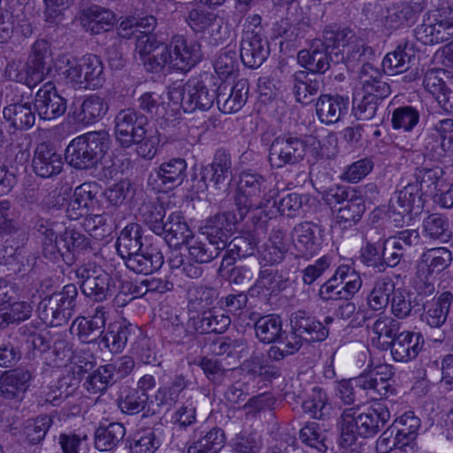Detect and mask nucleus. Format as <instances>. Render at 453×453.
<instances>
[{"label":"nucleus","mask_w":453,"mask_h":453,"mask_svg":"<svg viewBox=\"0 0 453 453\" xmlns=\"http://www.w3.org/2000/svg\"><path fill=\"white\" fill-rule=\"evenodd\" d=\"M39 232L42 235V245L43 256L52 261L62 257L66 264H71L73 260L70 243L66 242L64 245L65 232L59 236L53 229L41 226Z\"/></svg>","instance_id":"obj_27"},{"label":"nucleus","mask_w":453,"mask_h":453,"mask_svg":"<svg viewBox=\"0 0 453 453\" xmlns=\"http://www.w3.org/2000/svg\"><path fill=\"white\" fill-rule=\"evenodd\" d=\"M356 388H360L374 400L388 398L393 395L395 388L389 380L373 377V374H360L356 377Z\"/></svg>","instance_id":"obj_45"},{"label":"nucleus","mask_w":453,"mask_h":453,"mask_svg":"<svg viewBox=\"0 0 453 453\" xmlns=\"http://www.w3.org/2000/svg\"><path fill=\"white\" fill-rule=\"evenodd\" d=\"M419 121V112L412 106H401L393 111L392 127L394 129H403L409 132Z\"/></svg>","instance_id":"obj_57"},{"label":"nucleus","mask_w":453,"mask_h":453,"mask_svg":"<svg viewBox=\"0 0 453 453\" xmlns=\"http://www.w3.org/2000/svg\"><path fill=\"white\" fill-rule=\"evenodd\" d=\"M136 332L137 326L127 320H122L111 324L101 341L111 353H119L134 337Z\"/></svg>","instance_id":"obj_30"},{"label":"nucleus","mask_w":453,"mask_h":453,"mask_svg":"<svg viewBox=\"0 0 453 453\" xmlns=\"http://www.w3.org/2000/svg\"><path fill=\"white\" fill-rule=\"evenodd\" d=\"M36 111L23 96H14L3 109V117L10 127L17 130L30 129L35 123Z\"/></svg>","instance_id":"obj_17"},{"label":"nucleus","mask_w":453,"mask_h":453,"mask_svg":"<svg viewBox=\"0 0 453 453\" xmlns=\"http://www.w3.org/2000/svg\"><path fill=\"white\" fill-rule=\"evenodd\" d=\"M452 301L451 291L442 292L434 302L425 307L421 320L431 328H440L447 320Z\"/></svg>","instance_id":"obj_34"},{"label":"nucleus","mask_w":453,"mask_h":453,"mask_svg":"<svg viewBox=\"0 0 453 453\" xmlns=\"http://www.w3.org/2000/svg\"><path fill=\"white\" fill-rule=\"evenodd\" d=\"M230 324V317L215 308L203 311L201 316L194 319V328L200 334H222Z\"/></svg>","instance_id":"obj_38"},{"label":"nucleus","mask_w":453,"mask_h":453,"mask_svg":"<svg viewBox=\"0 0 453 453\" xmlns=\"http://www.w3.org/2000/svg\"><path fill=\"white\" fill-rule=\"evenodd\" d=\"M250 202V200H234V210L218 213L211 218L205 226V234L209 240L216 241L218 245L226 248L234 226L245 218L252 207Z\"/></svg>","instance_id":"obj_7"},{"label":"nucleus","mask_w":453,"mask_h":453,"mask_svg":"<svg viewBox=\"0 0 453 453\" xmlns=\"http://www.w3.org/2000/svg\"><path fill=\"white\" fill-rule=\"evenodd\" d=\"M416 18V12L406 2L391 3L386 8L385 21L390 27H399L412 22Z\"/></svg>","instance_id":"obj_50"},{"label":"nucleus","mask_w":453,"mask_h":453,"mask_svg":"<svg viewBox=\"0 0 453 453\" xmlns=\"http://www.w3.org/2000/svg\"><path fill=\"white\" fill-rule=\"evenodd\" d=\"M110 144L111 138L105 130L88 132L70 142L65 150V159L77 170H96Z\"/></svg>","instance_id":"obj_2"},{"label":"nucleus","mask_w":453,"mask_h":453,"mask_svg":"<svg viewBox=\"0 0 453 453\" xmlns=\"http://www.w3.org/2000/svg\"><path fill=\"white\" fill-rule=\"evenodd\" d=\"M226 436L219 427L202 432L201 437L188 448V453H219L224 447Z\"/></svg>","instance_id":"obj_44"},{"label":"nucleus","mask_w":453,"mask_h":453,"mask_svg":"<svg viewBox=\"0 0 453 453\" xmlns=\"http://www.w3.org/2000/svg\"><path fill=\"white\" fill-rule=\"evenodd\" d=\"M75 275L81 292L93 301L103 302L116 292L115 280L95 264L79 266Z\"/></svg>","instance_id":"obj_5"},{"label":"nucleus","mask_w":453,"mask_h":453,"mask_svg":"<svg viewBox=\"0 0 453 453\" xmlns=\"http://www.w3.org/2000/svg\"><path fill=\"white\" fill-rule=\"evenodd\" d=\"M395 283L388 277L378 279L367 296V303L373 311L385 309L389 303V296L395 292Z\"/></svg>","instance_id":"obj_46"},{"label":"nucleus","mask_w":453,"mask_h":453,"mask_svg":"<svg viewBox=\"0 0 453 453\" xmlns=\"http://www.w3.org/2000/svg\"><path fill=\"white\" fill-rule=\"evenodd\" d=\"M142 227L136 223L127 225L119 235L116 241V249L119 256L124 259L142 250Z\"/></svg>","instance_id":"obj_37"},{"label":"nucleus","mask_w":453,"mask_h":453,"mask_svg":"<svg viewBox=\"0 0 453 453\" xmlns=\"http://www.w3.org/2000/svg\"><path fill=\"white\" fill-rule=\"evenodd\" d=\"M32 166L38 176L50 178L61 172L62 157L50 143L41 142L35 150Z\"/></svg>","instance_id":"obj_21"},{"label":"nucleus","mask_w":453,"mask_h":453,"mask_svg":"<svg viewBox=\"0 0 453 453\" xmlns=\"http://www.w3.org/2000/svg\"><path fill=\"white\" fill-rule=\"evenodd\" d=\"M290 324L292 330L307 342H322L328 336V329L304 311L294 312Z\"/></svg>","instance_id":"obj_24"},{"label":"nucleus","mask_w":453,"mask_h":453,"mask_svg":"<svg viewBox=\"0 0 453 453\" xmlns=\"http://www.w3.org/2000/svg\"><path fill=\"white\" fill-rule=\"evenodd\" d=\"M307 151L306 142L290 134L276 137L270 145L268 159L274 168L295 165L304 159Z\"/></svg>","instance_id":"obj_8"},{"label":"nucleus","mask_w":453,"mask_h":453,"mask_svg":"<svg viewBox=\"0 0 453 453\" xmlns=\"http://www.w3.org/2000/svg\"><path fill=\"white\" fill-rule=\"evenodd\" d=\"M270 54L268 41L258 31H247L240 45V58L243 65L256 69L262 65Z\"/></svg>","instance_id":"obj_14"},{"label":"nucleus","mask_w":453,"mask_h":453,"mask_svg":"<svg viewBox=\"0 0 453 453\" xmlns=\"http://www.w3.org/2000/svg\"><path fill=\"white\" fill-rule=\"evenodd\" d=\"M148 399L149 396L145 392L128 388L121 393L118 405L122 412L134 415L144 410Z\"/></svg>","instance_id":"obj_53"},{"label":"nucleus","mask_w":453,"mask_h":453,"mask_svg":"<svg viewBox=\"0 0 453 453\" xmlns=\"http://www.w3.org/2000/svg\"><path fill=\"white\" fill-rule=\"evenodd\" d=\"M291 90L296 101L303 105L312 102L323 86V78L305 70L295 72L290 76Z\"/></svg>","instance_id":"obj_23"},{"label":"nucleus","mask_w":453,"mask_h":453,"mask_svg":"<svg viewBox=\"0 0 453 453\" xmlns=\"http://www.w3.org/2000/svg\"><path fill=\"white\" fill-rule=\"evenodd\" d=\"M302 408L305 413L316 419H324L331 413L327 394L319 387H314L307 399L303 402Z\"/></svg>","instance_id":"obj_43"},{"label":"nucleus","mask_w":453,"mask_h":453,"mask_svg":"<svg viewBox=\"0 0 453 453\" xmlns=\"http://www.w3.org/2000/svg\"><path fill=\"white\" fill-rule=\"evenodd\" d=\"M164 256L157 244L146 246L125 260L126 266L135 273L151 274L164 265Z\"/></svg>","instance_id":"obj_25"},{"label":"nucleus","mask_w":453,"mask_h":453,"mask_svg":"<svg viewBox=\"0 0 453 453\" xmlns=\"http://www.w3.org/2000/svg\"><path fill=\"white\" fill-rule=\"evenodd\" d=\"M186 170L187 163L180 157L172 158L162 163L155 171L153 179L157 182L155 188H157L159 192H166L168 189L179 187L187 176Z\"/></svg>","instance_id":"obj_22"},{"label":"nucleus","mask_w":453,"mask_h":453,"mask_svg":"<svg viewBox=\"0 0 453 453\" xmlns=\"http://www.w3.org/2000/svg\"><path fill=\"white\" fill-rule=\"evenodd\" d=\"M157 235L164 236V240L170 247L179 248L188 243L193 233L180 215L172 213L164 225V230Z\"/></svg>","instance_id":"obj_31"},{"label":"nucleus","mask_w":453,"mask_h":453,"mask_svg":"<svg viewBox=\"0 0 453 453\" xmlns=\"http://www.w3.org/2000/svg\"><path fill=\"white\" fill-rule=\"evenodd\" d=\"M106 323V312L104 306L96 308L94 314L89 318H76L70 327L82 343L95 342L104 333Z\"/></svg>","instance_id":"obj_19"},{"label":"nucleus","mask_w":453,"mask_h":453,"mask_svg":"<svg viewBox=\"0 0 453 453\" xmlns=\"http://www.w3.org/2000/svg\"><path fill=\"white\" fill-rule=\"evenodd\" d=\"M148 118L134 108L120 110L114 118V132L117 142L123 148H130L134 142L143 136Z\"/></svg>","instance_id":"obj_9"},{"label":"nucleus","mask_w":453,"mask_h":453,"mask_svg":"<svg viewBox=\"0 0 453 453\" xmlns=\"http://www.w3.org/2000/svg\"><path fill=\"white\" fill-rule=\"evenodd\" d=\"M107 102L96 95L86 97L81 106L73 111V119L83 125L97 122L107 113Z\"/></svg>","instance_id":"obj_33"},{"label":"nucleus","mask_w":453,"mask_h":453,"mask_svg":"<svg viewBox=\"0 0 453 453\" xmlns=\"http://www.w3.org/2000/svg\"><path fill=\"white\" fill-rule=\"evenodd\" d=\"M324 230L319 225L309 221L297 224L292 231V239L296 250L302 257L316 254L323 242Z\"/></svg>","instance_id":"obj_18"},{"label":"nucleus","mask_w":453,"mask_h":453,"mask_svg":"<svg viewBox=\"0 0 453 453\" xmlns=\"http://www.w3.org/2000/svg\"><path fill=\"white\" fill-rule=\"evenodd\" d=\"M168 44L171 61L170 69L187 73L203 58L201 44L188 42L183 35H173Z\"/></svg>","instance_id":"obj_10"},{"label":"nucleus","mask_w":453,"mask_h":453,"mask_svg":"<svg viewBox=\"0 0 453 453\" xmlns=\"http://www.w3.org/2000/svg\"><path fill=\"white\" fill-rule=\"evenodd\" d=\"M159 446L157 431L151 428L137 431L129 440L131 453H154Z\"/></svg>","instance_id":"obj_52"},{"label":"nucleus","mask_w":453,"mask_h":453,"mask_svg":"<svg viewBox=\"0 0 453 453\" xmlns=\"http://www.w3.org/2000/svg\"><path fill=\"white\" fill-rule=\"evenodd\" d=\"M328 204L338 222H357L365 210L361 200H334Z\"/></svg>","instance_id":"obj_47"},{"label":"nucleus","mask_w":453,"mask_h":453,"mask_svg":"<svg viewBox=\"0 0 453 453\" xmlns=\"http://www.w3.org/2000/svg\"><path fill=\"white\" fill-rule=\"evenodd\" d=\"M82 15L83 27L95 35L111 30L116 22L115 13L110 9L99 5L87 8L83 11Z\"/></svg>","instance_id":"obj_29"},{"label":"nucleus","mask_w":453,"mask_h":453,"mask_svg":"<svg viewBox=\"0 0 453 453\" xmlns=\"http://www.w3.org/2000/svg\"><path fill=\"white\" fill-rule=\"evenodd\" d=\"M231 155L224 149L216 150L212 162L203 168V178H210L216 188L225 182L232 171Z\"/></svg>","instance_id":"obj_35"},{"label":"nucleus","mask_w":453,"mask_h":453,"mask_svg":"<svg viewBox=\"0 0 453 453\" xmlns=\"http://www.w3.org/2000/svg\"><path fill=\"white\" fill-rule=\"evenodd\" d=\"M361 414L358 404L345 408L342 411L338 421L341 431V445L342 447L353 445L357 437H361V426L359 425Z\"/></svg>","instance_id":"obj_32"},{"label":"nucleus","mask_w":453,"mask_h":453,"mask_svg":"<svg viewBox=\"0 0 453 453\" xmlns=\"http://www.w3.org/2000/svg\"><path fill=\"white\" fill-rule=\"evenodd\" d=\"M258 240L251 233L239 235L227 242L228 252L235 254L237 257H247L254 254Z\"/></svg>","instance_id":"obj_60"},{"label":"nucleus","mask_w":453,"mask_h":453,"mask_svg":"<svg viewBox=\"0 0 453 453\" xmlns=\"http://www.w3.org/2000/svg\"><path fill=\"white\" fill-rule=\"evenodd\" d=\"M190 381L182 374L175 375L165 386L160 387L155 395L157 406L166 409L173 407L179 400L180 395L188 387Z\"/></svg>","instance_id":"obj_39"},{"label":"nucleus","mask_w":453,"mask_h":453,"mask_svg":"<svg viewBox=\"0 0 453 453\" xmlns=\"http://www.w3.org/2000/svg\"><path fill=\"white\" fill-rule=\"evenodd\" d=\"M248 95V80L241 79L234 85L222 81L217 88L218 108L226 114L236 112L246 104Z\"/></svg>","instance_id":"obj_13"},{"label":"nucleus","mask_w":453,"mask_h":453,"mask_svg":"<svg viewBox=\"0 0 453 453\" xmlns=\"http://www.w3.org/2000/svg\"><path fill=\"white\" fill-rule=\"evenodd\" d=\"M52 424V419L48 415H42L35 419L25 422L23 433L27 441L31 444L40 443L45 437Z\"/></svg>","instance_id":"obj_56"},{"label":"nucleus","mask_w":453,"mask_h":453,"mask_svg":"<svg viewBox=\"0 0 453 453\" xmlns=\"http://www.w3.org/2000/svg\"><path fill=\"white\" fill-rule=\"evenodd\" d=\"M423 230L426 236L441 242H447L452 237L448 219L439 213H432L423 220Z\"/></svg>","instance_id":"obj_49"},{"label":"nucleus","mask_w":453,"mask_h":453,"mask_svg":"<svg viewBox=\"0 0 453 453\" xmlns=\"http://www.w3.org/2000/svg\"><path fill=\"white\" fill-rule=\"evenodd\" d=\"M116 372L113 364L100 365L86 376L83 387L89 394H102L117 382L119 378Z\"/></svg>","instance_id":"obj_36"},{"label":"nucleus","mask_w":453,"mask_h":453,"mask_svg":"<svg viewBox=\"0 0 453 453\" xmlns=\"http://www.w3.org/2000/svg\"><path fill=\"white\" fill-rule=\"evenodd\" d=\"M170 99L180 100V105L184 111L193 112L196 110L207 111L217 101V88H209L203 81L198 78L189 79L180 88H173L169 91Z\"/></svg>","instance_id":"obj_6"},{"label":"nucleus","mask_w":453,"mask_h":453,"mask_svg":"<svg viewBox=\"0 0 453 453\" xmlns=\"http://www.w3.org/2000/svg\"><path fill=\"white\" fill-rule=\"evenodd\" d=\"M142 220L156 234L164 230L165 209L159 200H144L139 207Z\"/></svg>","instance_id":"obj_41"},{"label":"nucleus","mask_w":453,"mask_h":453,"mask_svg":"<svg viewBox=\"0 0 453 453\" xmlns=\"http://www.w3.org/2000/svg\"><path fill=\"white\" fill-rule=\"evenodd\" d=\"M125 434L126 428L121 423L100 426L95 432V446L100 451L111 450L123 440Z\"/></svg>","instance_id":"obj_42"},{"label":"nucleus","mask_w":453,"mask_h":453,"mask_svg":"<svg viewBox=\"0 0 453 453\" xmlns=\"http://www.w3.org/2000/svg\"><path fill=\"white\" fill-rule=\"evenodd\" d=\"M234 453H261L263 443L255 433L242 431L231 442Z\"/></svg>","instance_id":"obj_58"},{"label":"nucleus","mask_w":453,"mask_h":453,"mask_svg":"<svg viewBox=\"0 0 453 453\" xmlns=\"http://www.w3.org/2000/svg\"><path fill=\"white\" fill-rule=\"evenodd\" d=\"M311 50V73L319 76L329 69L331 62L354 64L372 55V48L349 27L326 29L323 39L315 41Z\"/></svg>","instance_id":"obj_1"},{"label":"nucleus","mask_w":453,"mask_h":453,"mask_svg":"<svg viewBox=\"0 0 453 453\" xmlns=\"http://www.w3.org/2000/svg\"><path fill=\"white\" fill-rule=\"evenodd\" d=\"M214 70L220 77L234 75L239 69L236 52L232 50L220 51L213 64Z\"/></svg>","instance_id":"obj_61"},{"label":"nucleus","mask_w":453,"mask_h":453,"mask_svg":"<svg viewBox=\"0 0 453 453\" xmlns=\"http://www.w3.org/2000/svg\"><path fill=\"white\" fill-rule=\"evenodd\" d=\"M288 279L273 267L261 269L256 281V287L270 291V294L279 293L287 287Z\"/></svg>","instance_id":"obj_55"},{"label":"nucleus","mask_w":453,"mask_h":453,"mask_svg":"<svg viewBox=\"0 0 453 453\" xmlns=\"http://www.w3.org/2000/svg\"><path fill=\"white\" fill-rule=\"evenodd\" d=\"M416 57L417 50L414 44L405 42L384 57L382 66L384 71L390 74L402 73L409 71L415 65Z\"/></svg>","instance_id":"obj_26"},{"label":"nucleus","mask_w":453,"mask_h":453,"mask_svg":"<svg viewBox=\"0 0 453 453\" xmlns=\"http://www.w3.org/2000/svg\"><path fill=\"white\" fill-rule=\"evenodd\" d=\"M349 97L323 94L317 99L315 108L319 120L326 125L339 122L349 111Z\"/></svg>","instance_id":"obj_20"},{"label":"nucleus","mask_w":453,"mask_h":453,"mask_svg":"<svg viewBox=\"0 0 453 453\" xmlns=\"http://www.w3.org/2000/svg\"><path fill=\"white\" fill-rule=\"evenodd\" d=\"M171 55L167 43L159 44L150 54L144 56L142 58L143 65L148 72L159 73L170 69Z\"/></svg>","instance_id":"obj_54"},{"label":"nucleus","mask_w":453,"mask_h":453,"mask_svg":"<svg viewBox=\"0 0 453 453\" xmlns=\"http://www.w3.org/2000/svg\"><path fill=\"white\" fill-rule=\"evenodd\" d=\"M390 418L391 414L386 404L382 403H373L366 411L361 414L359 420L361 437H373L382 430Z\"/></svg>","instance_id":"obj_28"},{"label":"nucleus","mask_w":453,"mask_h":453,"mask_svg":"<svg viewBox=\"0 0 453 453\" xmlns=\"http://www.w3.org/2000/svg\"><path fill=\"white\" fill-rule=\"evenodd\" d=\"M33 104L39 118L43 120L56 119L64 115L67 109V100L51 82L43 84L37 90Z\"/></svg>","instance_id":"obj_11"},{"label":"nucleus","mask_w":453,"mask_h":453,"mask_svg":"<svg viewBox=\"0 0 453 453\" xmlns=\"http://www.w3.org/2000/svg\"><path fill=\"white\" fill-rule=\"evenodd\" d=\"M433 135L440 139L441 148L444 151L453 152V119H443L434 124Z\"/></svg>","instance_id":"obj_64"},{"label":"nucleus","mask_w":453,"mask_h":453,"mask_svg":"<svg viewBox=\"0 0 453 453\" xmlns=\"http://www.w3.org/2000/svg\"><path fill=\"white\" fill-rule=\"evenodd\" d=\"M255 331L260 342H277L282 333L281 319L273 314L261 317L255 323Z\"/></svg>","instance_id":"obj_48"},{"label":"nucleus","mask_w":453,"mask_h":453,"mask_svg":"<svg viewBox=\"0 0 453 453\" xmlns=\"http://www.w3.org/2000/svg\"><path fill=\"white\" fill-rule=\"evenodd\" d=\"M363 280L359 273L349 265H339L333 276L319 290L322 301H349L360 290Z\"/></svg>","instance_id":"obj_4"},{"label":"nucleus","mask_w":453,"mask_h":453,"mask_svg":"<svg viewBox=\"0 0 453 453\" xmlns=\"http://www.w3.org/2000/svg\"><path fill=\"white\" fill-rule=\"evenodd\" d=\"M300 440L317 449L319 452L326 453L332 442L327 439L325 430H322L315 422L308 423L299 432Z\"/></svg>","instance_id":"obj_51"},{"label":"nucleus","mask_w":453,"mask_h":453,"mask_svg":"<svg viewBox=\"0 0 453 453\" xmlns=\"http://www.w3.org/2000/svg\"><path fill=\"white\" fill-rule=\"evenodd\" d=\"M264 178L257 173L250 172H243L240 175L237 190L241 196L249 198L251 196H258Z\"/></svg>","instance_id":"obj_62"},{"label":"nucleus","mask_w":453,"mask_h":453,"mask_svg":"<svg viewBox=\"0 0 453 453\" xmlns=\"http://www.w3.org/2000/svg\"><path fill=\"white\" fill-rule=\"evenodd\" d=\"M380 103L372 96L363 95L360 99L355 96L353 98V112L355 117L360 120L373 119Z\"/></svg>","instance_id":"obj_63"},{"label":"nucleus","mask_w":453,"mask_h":453,"mask_svg":"<svg viewBox=\"0 0 453 453\" xmlns=\"http://www.w3.org/2000/svg\"><path fill=\"white\" fill-rule=\"evenodd\" d=\"M399 329L400 323L397 320L391 317H380L372 326L373 334L377 335L376 338L372 339V342L381 346L382 342H380V340L382 338L385 341H391L399 334Z\"/></svg>","instance_id":"obj_59"},{"label":"nucleus","mask_w":453,"mask_h":453,"mask_svg":"<svg viewBox=\"0 0 453 453\" xmlns=\"http://www.w3.org/2000/svg\"><path fill=\"white\" fill-rule=\"evenodd\" d=\"M423 345L424 338L420 333L403 331L391 341H383L381 348H390L395 361L407 363L418 357Z\"/></svg>","instance_id":"obj_12"},{"label":"nucleus","mask_w":453,"mask_h":453,"mask_svg":"<svg viewBox=\"0 0 453 453\" xmlns=\"http://www.w3.org/2000/svg\"><path fill=\"white\" fill-rule=\"evenodd\" d=\"M32 380V372L25 367L3 372L0 375V396L7 400L22 399Z\"/></svg>","instance_id":"obj_16"},{"label":"nucleus","mask_w":453,"mask_h":453,"mask_svg":"<svg viewBox=\"0 0 453 453\" xmlns=\"http://www.w3.org/2000/svg\"><path fill=\"white\" fill-rule=\"evenodd\" d=\"M452 261V253L444 247L433 248L425 251L420 259L418 272L426 273L425 276V291L432 294L434 290V274H439L449 266Z\"/></svg>","instance_id":"obj_15"},{"label":"nucleus","mask_w":453,"mask_h":453,"mask_svg":"<svg viewBox=\"0 0 453 453\" xmlns=\"http://www.w3.org/2000/svg\"><path fill=\"white\" fill-rule=\"evenodd\" d=\"M78 289L74 284H67L61 291L45 296L37 306L39 319L50 326L65 325L74 315L77 306Z\"/></svg>","instance_id":"obj_3"},{"label":"nucleus","mask_w":453,"mask_h":453,"mask_svg":"<svg viewBox=\"0 0 453 453\" xmlns=\"http://www.w3.org/2000/svg\"><path fill=\"white\" fill-rule=\"evenodd\" d=\"M217 243L216 241L209 240L207 235L204 241L188 240V258L196 264L211 262L226 249Z\"/></svg>","instance_id":"obj_40"}]
</instances>
